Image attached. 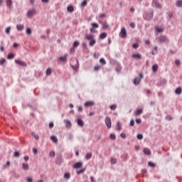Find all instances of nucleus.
<instances>
[{"mask_svg":"<svg viewBox=\"0 0 182 182\" xmlns=\"http://www.w3.org/2000/svg\"><path fill=\"white\" fill-rule=\"evenodd\" d=\"M68 59V54H65L64 56H61L59 58V60H60V62H66Z\"/></svg>","mask_w":182,"mask_h":182,"instance_id":"nucleus-17","label":"nucleus"},{"mask_svg":"<svg viewBox=\"0 0 182 182\" xmlns=\"http://www.w3.org/2000/svg\"><path fill=\"white\" fill-rule=\"evenodd\" d=\"M166 120H173V117H171V115H167L166 117Z\"/></svg>","mask_w":182,"mask_h":182,"instance_id":"nucleus-52","label":"nucleus"},{"mask_svg":"<svg viewBox=\"0 0 182 182\" xmlns=\"http://www.w3.org/2000/svg\"><path fill=\"white\" fill-rule=\"evenodd\" d=\"M181 92H182V89H181V87L176 88V90H175V93L176 95H181Z\"/></svg>","mask_w":182,"mask_h":182,"instance_id":"nucleus-22","label":"nucleus"},{"mask_svg":"<svg viewBox=\"0 0 182 182\" xmlns=\"http://www.w3.org/2000/svg\"><path fill=\"white\" fill-rule=\"evenodd\" d=\"M15 63H16V65H19L20 66H23V68H26V63L22 60H15Z\"/></svg>","mask_w":182,"mask_h":182,"instance_id":"nucleus-7","label":"nucleus"},{"mask_svg":"<svg viewBox=\"0 0 182 182\" xmlns=\"http://www.w3.org/2000/svg\"><path fill=\"white\" fill-rule=\"evenodd\" d=\"M50 75H52V68H48L46 70V75L50 76Z\"/></svg>","mask_w":182,"mask_h":182,"instance_id":"nucleus-27","label":"nucleus"},{"mask_svg":"<svg viewBox=\"0 0 182 182\" xmlns=\"http://www.w3.org/2000/svg\"><path fill=\"white\" fill-rule=\"evenodd\" d=\"M67 11L72 14V12L75 11V8L73 7V6H68L67 8Z\"/></svg>","mask_w":182,"mask_h":182,"instance_id":"nucleus-21","label":"nucleus"},{"mask_svg":"<svg viewBox=\"0 0 182 182\" xmlns=\"http://www.w3.org/2000/svg\"><path fill=\"white\" fill-rule=\"evenodd\" d=\"M111 163L112 164H116V163H117V160H116V159H111Z\"/></svg>","mask_w":182,"mask_h":182,"instance_id":"nucleus-55","label":"nucleus"},{"mask_svg":"<svg viewBox=\"0 0 182 182\" xmlns=\"http://www.w3.org/2000/svg\"><path fill=\"white\" fill-rule=\"evenodd\" d=\"M85 39H87V41H90V46H95V45L96 44V40H95V36L92 34L85 35Z\"/></svg>","mask_w":182,"mask_h":182,"instance_id":"nucleus-1","label":"nucleus"},{"mask_svg":"<svg viewBox=\"0 0 182 182\" xmlns=\"http://www.w3.org/2000/svg\"><path fill=\"white\" fill-rule=\"evenodd\" d=\"M129 126H131L132 127H133V126H134V119L131 120Z\"/></svg>","mask_w":182,"mask_h":182,"instance_id":"nucleus-54","label":"nucleus"},{"mask_svg":"<svg viewBox=\"0 0 182 182\" xmlns=\"http://www.w3.org/2000/svg\"><path fill=\"white\" fill-rule=\"evenodd\" d=\"M156 32H159V33H161V32H163V28H159V27H156Z\"/></svg>","mask_w":182,"mask_h":182,"instance_id":"nucleus-40","label":"nucleus"},{"mask_svg":"<svg viewBox=\"0 0 182 182\" xmlns=\"http://www.w3.org/2000/svg\"><path fill=\"white\" fill-rule=\"evenodd\" d=\"M107 33H102L100 36V39H105V38H107Z\"/></svg>","mask_w":182,"mask_h":182,"instance_id":"nucleus-30","label":"nucleus"},{"mask_svg":"<svg viewBox=\"0 0 182 182\" xmlns=\"http://www.w3.org/2000/svg\"><path fill=\"white\" fill-rule=\"evenodd\" d=\"M119 36H121V38H126V36H127V32L126 31V28H122Z\"/></svg>","mask_w":182,"mask_h":182,"instance_id":"nucleus-6","label":"nucleus"},{"mask_svg":"<svg viewBox=\"0 0 182 182\" xmlns=\"http://www.w3.org/2000/svg\"><path fill=\"white\" fill-rule=\"evenodd\" d=\"M159 69V65L157 64H155L152 66V70L153 72H157V70Z\"/></svg>","mask_w":182,"mask_h":182,"instance_id":"nucleus-26","label":"nucleus"},{"mask_svg":"<svg viewBox=\"0 0 182 182\" xmlns=\"http://www.w3.org/2000/svg\"><path fill=\"white\" fill-rule=\"evenodd\" d=\"M26 33L27 35H31V33H32V31H31V29L29 28H28L26 30Z\"/></svg>","mask_w":182,"mask_h":182,"instance_id":"nucleus-43","label":"nucleus"},{"mask_svg":"<svg viewBox=\"0 0 182 182\" xmlns=\"http://www.w3.org/2000/svg\"><path fill=\"white\" fill-rule=\"evenodd\" d=\"M6 5L8 8H11L12 6V0H6Z\"/></svg>","mask_w":182,"mask_h":182,"instance_id":"nucleus-28","label":"nucleus"},{"mask_svg":"<svg viewBox=\"0 0 182 182\" xmlns=\"http://www.w3.org/2000/svg\"><path fill=\"white\" fill-rule=\"evenodd\" d=\"M148 165L149 166V167H151L152 168H154V167H156V164L151 161H149L148 163Z\"/></svg>","mask_w":182,"mask_h":182,"instance_id":"nucleus-33","label":"nucleus"},{"mask_svg":"<svg viewBox=\"0 0 182 182\" xmlns=\"http://www.w3.org/2000/svg\"><path fill=\"white\" fill-rule=\"evenodd\" d=\"M11 164L10 161H7L6 164L4 166V168H6V167H9Z\"/></svg>","mask_w":182,"mask_h":182,"instance_id":"nucleus-50","label":"nucleus"},{"mask_svg":"<svg viewBox=\"0 0 182 182\" xmlns=\"http://www.w3.org/2000/svg\"><path fill=\"white\" fill-rule=\"evenodd\" d=\"M22 169L24 170L25 171H28V170H29V165H28V164L23 163Z\"/></svg>","mask_w":182,"mask_h":182,"instance_id":"nucleus-15","label":"nucleus"},{"mask_svg":"<svg viewBox=\"0 0 182 182\" xmlns=\"http://www.w3.org/2000/svg\"><path fill=\"white\" fill-rule=\"evenodd\" d=\"M152 4H153V5H155L156 8H158V9H161V4H160V3H159V1L153 0Z\"/></svg>","mask_w":182,"mask_h":182,"instance_id":"nucleus-11","label":"nucleus"},{"mask_svg":"<svg viewBox=\"0 0 182 182\" xmlns=\"http://www.w3.org/2000/svg\"><path fill=\"white\" fill-rule=\"evenodd\" d=\"M105 124L107 129H110L112 127V119H110V117H107L105 118Z\"/></svg>","mask_w":182,"mask_h":182,"instance_id":"nucleus-4","label":"nucleus"},{"mask_svg":"<svg viewBox=\"0 0 182 182\" xmlns=\"http://www.w3.org/2000/svg\"><path fill=\"white\" fill-rule=\"evenodd\" d=\"M120 136H121L122 139H126V134H124V133H121Z\"/></svg>","mask_w":182,"mask_h":182,"instance_id":"nucleus-59","label":"nucleus"},{"mask_svg":"<svg viewBox=\"0 0 182 182\" xmlns=\"http://www.w3.org/2000/svg\"><path fill=\"white\" fill-rule=\"evenodd\" d=\"M129 26H130L131 28H135V27H136V23H129Z\"/></svg>","mask_w":182,"mask_h":182,"instance_id":"nucleus-56","label":"nucleus"},{"mask_svg":"<svg viewBox=\"0 0 182 182\" xmlns=\"http://www.w3.org/2000/svg\"><path fill=\"white\" fill-rule=\"evenodd\" d=\"M117 130L119 132H120V130H122V123H120V122H118L117 123Z\"/></svg>","mask_w":182,"mask_h":182,"instance_id":"nucleus-31","label":"nucleus"},{"mask_svg":"<svg viewBox=\"0 0 182 182\" xmlns=\"http://www.w3.org/2000/svg\"><path fill=\"white\" fill-rule=\"evenodd\" d=\"M64 123H65V127H67V129L72 127V122L69 119H65Z\"/></svg>","mask_w":182,"mask_h":182,"instance_id":"nucleus-10","label":"nucleus"},{"mask_svg":"<svg viewBox=\"0 0 182 182\" xmlns=\"http://www.w3.org/2000/svg\"><path fill=\"white\" fill-rule=\"evenodd\" d=\"M16 29L18 32H21V31H23V29H25V26L22 24H18L16 26Z\"/></svg>","mask_w":182,"mask_h":182,"instance_id":"nucleus-14","label":"nucleus"},{"mask_svg":"<svg viewBox=\"0 0 182 182\" xmlns=\"http://www.w3.org/2000/svg\"><path fill=\"white\" fill-rule=\"evenodd\" d=\"M50 157H55V151L50 152Z\"/></svg>","mask_w":182,"mask_h":182,"instance_id":"nucleus-58","label":"nucleus"},{"mask_svg":"<svg viewBox=\"0 0 182 182\" xmlns=\"http://www.w3.org/2000/svg\"><path fill=\"white\" fill-rule=\"evenodd\" d=\"M143 113V109H138L135 112V116H140Z\"/></svg>","mask_w":182,"mask_h":182,"instance_id":"nucleus-19","label":"nucleus"},{"mask_svg":"<svg viewBox=\"0 0 182 182\" xmlns=\"http://www.w3.org/2000/svg\"><path fill=\"white\" fill-rule=\"evenodd\" d=\"M90 31H91V32H92V33H95L96 32V30H95V28H94L93 27H92V28H90Z\"/></svg>","mask_w":182,"mask_h":182,"instance_id":"nucleus-64","label":"nucleus"},{"mask_svg":"<svg viewBox=\"0 0 182 182\" xmlns=\"http://www.w3.org/2000/svg\"><path fill=\"white\" fill-rule=\"evenodd\" d=\"M110 139H112V140H116V135L114 134H111Z\"/></svg>","mask_w":182,"mask_h":182,"instance_id":"nucleus-48","label":"nucleus"},{"mask_svg":"<svg viewBox=\"0 0 182 182\" xmlns=\"http://www.w3.org/2000/svg\"><path fill=\"white\" fill-rule=\"evenodd\" d=\"M70 53H75V48L74 47L71 48L70 49Z\"/></svg>","mask_w":182,"mask_h":182,"instance_id":"nucleus-61","label":"nucleus"},{"mask_svg":"<svg viewBox=\"0 0 182 182\" xmlns=\"http://www.w3.org/2000/svg\"><path fill=\"white\" fill-rule=\"evenodd\" d=\"M128 157H129V156L127 154H124L122 156V160H124V161H126V160H127Z\"/></svg>","mask_w":182,"mask_h":182,"instance_id":"nucleus-35","label":"nucleus"},{"mask_svg":"<svg viewBox=\"0 0 182 182\" xmlns=\"http://www.w3.org/2000/svg\"><path fill=\"white\" fill-rule=\"evenodd\" d=\"M63 161V159H62V156L59 155L58 156H57L56 159H55V163L56 164H62Z\"/></svg>","mask_w":182,"mask_h":182,"instance_id":"nucleus-9","label":"nucleus"},{"mask_svg":"<svg viewBox=\"0 0 182 182\" xmlns=\"http://www.w3.org/2000/svg\"><path fill=\"white\" fill-rule=\"evenodd\" d=\"M83 166V162H77L73 165V168H81Z\"/></svg>","mask_w":182,"mask_h":182,"instance_id":"nucleus-12","label":"nucleus"},{"mask_svg":"<svg viewBox=\"0 0 182 182\" xmlns=\"http://www.w3.org/2000/svg\"><path fill=\"white\" fill-rule=\"evenodd\" d=\"M92 26L95 29V28H99V24H97V23H92Z\"/></svg>","mask_w":182,"mask_h":182,"instance_id":"nucleus-47","label":"nucleus"},{"mask_svg":"<svg viewBox=\"0 0 182 182\" xmlns=\"http://www.w3.org/2000/svg\"><path fill=\"white\" fill-rule=\"evenodd\" d=\"M137 139H138L139 140H142V139H143V134H139L137 135Z\"/></svg>","mask_w":182,"mask_h":182,"instance_id":"nucleus-49","label":"nucleus"},{"mask_svg":"<svg viewBox=\"0 0 182 182\" xmlns=\"http://www.w3.org/2000/svg\"><path fill=\"white\" fill-rule=\"evenodd\" d=\"M144 153L146 154V156H151V151H150V149L148 148H145L144 149Z\"/></svg>","mask_w":182,"mask_h":182,"instance_id":"nucleus-16","label":"nucleus"},{"mask_svg":"<svg viewBox=\"0 0 182 182\" xmlns=\"http://www.w3.org/2000/svg\"><path fill=\"white\" fill-rule=\"evenodd\" d=\"M153 15H154V13L151 11L150 13L146 14L144 18L146 19V21H151V19H153Z\"/></svg>","mask_w":182,"mask_h":182,"instance_id":"nucleus-3","label":"nucleus"},{"mask_svg":"<svg viewBox=\"0 0 182 182\" xmlns=\"http://www.w3.org/2000/svg\"><path fill=\"white\" fill-rule=\"evenodd\" d=\"M176 6H177V8H181V6H182V0L176 1Z\"/></svg>","mask_w":182,"mask_h":182,"instance_id":"nucleus-23","label":"nucleus"},{"mask_svg":"<svg viewBox=\"0 0 182 182\" xmlns=\"http://www.w3.org/2000/svg\"><path fill=\"white\" fill-rule=\"evenodd\" d=\"M5 32L7 33V35H9L11 32V26H9L7 28H6Z\"/></svg>","mask_w":182,"mask_h":182,"instance_id":"nucleus-41","label":"nucleus"},{"mask_svg":"<svg viewBox=\"0 0 182 182\" xmlns=\"http://www.w3.org/2000/svg\"><path fill=\"white\" fill-rule=\"evenodd\" d=\"M134 59H141V55L140 53H135L132 55Z\"/></svg>","mask_w":182,"mask_h":182,"instance_id":"nucleus-18","label":"nucleus"},{"mask_svg":"<svg viewBox=\"0 0 182 182\" xmlns=\"http://www.w3.org/2000/svg\"><path fill=\"white\" fill-rule=\"evenodd\" d=\"M86 5H87V1L84 0L81 4V6H86Z\"/></svg>","mask_w":182,"mask_h":182,"instance_id":"nucleus-45","label":"nucleus"},{"mask_svg":"<svg viewBox=\"0 0 182 182\" xmlns=\"http://www.w3.org/2000/svg\"><path fill=\"white\" fill-rule=\"evenodd\" d=\"M136 123H137V124H140L141 123V119H136Z\"/></svg>","mask_w":182,"mask_h":182,"instance_id":"nucleus-60","label":"nucleus"},{"mask_svg":"<svg viewBox=\"0 0 182 182\" xmlns=\"http://www.w3.org/2000/svg\"><path fill=\"white\" fill-rule=\"evenodd\" d=\"M140 82H141V80L140 78L139 77H136L134 80V84L136 85V86H138V85H140Z\"/></svg>","mask_w":182,"mask_h":182,"instance_id":"nucleus-20","label":"nucleus"},{"mask_svg":"<svg viewBox=\"0 0 182 182\" xmlns=\"http://www.w3.org/2000/svg\"><path fill=\"white\" fill-rule=\"evenodd\" d=\"M80 45L79 41H76L73 43V48H77L78 46Z\"/></svg>","mask_w":182,"mask_h":182,"instance_id":"nucleus-39","label":"nucleus"},{"mask_svg":"<svg viewBox=\"0 0 182 182\" xmlns=\"http://www.w3.org/2000/svg\"><path fill=\"white\" fill-rule=\"evenodd\" d=\"M100 62L102 63V65H106V60H105V58H101L100 60Z\"/></svg>","mask_w":182,"mask_h":182,"instance_id":"nucleus-46","label":"nucleus"},{"mask_svg":"<svg viewBox=\"0 0 182 182\" xmlns=\"http://www.w3.org/2000/svg\"><path fill=\"white\" fill-rule=\"evenodd\" d=\"M84 106L85 107H92V106H95V102L93 101H87L85 103Z\"/></svg>","mask_w":182,"mask_h":182,"instance_id":"nucleus-8","label":"nucleus"},{"mask_svg":"<svg viewBox=\"0 0 182 182\" xmlns=\"http://www.w3.org/2000/svg\"><path fill=\"white\" fill-rule=\"evenodd\" d=\"M53 126H55V124H53V122H50V123L49 124V128H50V129H53Z\"/></svg>","mask_w":182,"mask_h":182,"instance_id":"nucleus-62","label":"nucleus"},{"mask_svg":"<svg viewBox=\"0 0 182 182\" xmlns=\"http://www.w3.org/2000/svg\"><path fill=\"white\" fill-rule=\"evenodd\" d=\"M102 28L103 29H109V24H107V22H104L102 23Z\"/></svg>","mask_w":182,"mask_h":182,"instance_id":"nucleus-29","label":"nucleus"},{"mask_svg":"<svg viewBox=\"0 0 182 182\" xmlns=\"http://www.w3.org/2000/svg\"><path fill=\"white\" fill-rule=\"evenodd\" d=\"M26 181L27 182H32V178H31V177H27V178H26Z\"/></svg>","mask_w":182,"mask_h":182,"instance_id":"nucleus-57","label":"nucleus"},{"mask_svg":"<svg viewBox=\"0 0 182 182\" xmlns=\"http://www.w3.org/2000/svg\"><path fill=\"white\" fill-rule=\"evenodd\" d=\"M14 157H19V156H20L19 152L14 151Z\"/></svg>","mask_w":182,"mask_h":182,"instance_id":"nucleus-51","label":"nucleus"},{"mask_svg":"<svg viewBox=\"0 0 182 182\" xmlns=\"http://www.w3.org/2000/svg\"><path fill=\"white\" fill-rule=\"evenodd\" d=\"M85 170H86V168H82V169L78 171L77 172V174H82V173H85Z\"/></svg>","mask_w":182,"mask_h":182,"instance_id":"nucleus-42","label":"nucleus"},{"mask_svg":"<svg viewBox=\"0 0 182 182\" xmlns=\"http://www.w3.org/2000/svg\"><path fill=\"white\" fill-rule=\"evenodd\" d=\"M159 42L160 43H166V42H168V38H167L166 36H161L159 37Z\"/></svg>","mask_w":182,"mask_h":182,"instance_id":"nucleus-5","label":"nucleus"},{"mask_svg":"<svg viewBox=\"0 0 182 182\" xmlns=\"http://www.w3.org/2000/svg\"><path fill=\"white\" fill-rule=\"evenodd\" d=\"M36 14V9H35V8L32 9L31 10H28L27 14H26V16L27 18H29L31 19V18L33 17V15Z\"/></svg>","mask_w":182,"mask_h":182,"instance_id":"nucleus-2","label":"nucleus"},{"mask_svg":"<svg viewBox=\"0 0 182 182\" xmlns=\"http://www.w3.org/2000/svg\"><path fill=\"white\" fill-rule=\"evenodd\" d=\"M117 107V105H112L110 106L111 110H116Z\"/></svg>","mask_w":182,"mask_h":182,"instance_id":"nucleus-44","label":"nucleus"},{"mask_svg":"<svg viewBox=\"0 0 182 182\" xmlns=\"http://www.w3.org/2000/svg\"><path fill=\"white\" fill-rule=\"evenodd\" d=\"M86 160H90V159H92V153L88 152L85 155Z\"/></svg>","mask_w":182,"mask_h":182,"instance_id":"nucleus-25","label":"nucleus"},{"mask_svg":"<svg viewBox=\"0 0 182 182\" xmlns=\"http://www.w3.org/2000/svg\"><path fill=\"white\" fill-rule=\"evenodd\" d=\"M132 46L134 49H137L139 48V43H134Z\"/></svg>","mask_w":182,"mask_h":182,"instance_id":"nucleus-53","label":"nucleus"},{"mask_svg":"<svg viewBox=\"0 0 182 182\" xmlns=\"http://www.w3.org/2000/svg\"><path fill=\"white\" fill-rule=\"evenodd\" d=\"M100 18H101L102 19H103V18H106V14H100Z\"/></svg>","mask_w":182,"mask_h":182,"instance_id":"nucleus-63","label":"nucleus"},{"mask_svg":"<svg viewBox=\"0 0 182 182\" xmlns=\"http://www.w3.org/2000/svg\"><path fill=\"white\" fill-rule=\"evenodd\" d=\"M101 68H102V67L100 65H96L94 68V70H95V72H97V70H100Z\"/></svg>","mask_w":182,"mask_h":182,"instance_id":"nucleus-38","label":"nucleus"},{"mask_svg":"<svg viewBox=\"0 0 182 182\" xmlns=\"http://www.w3.org/2000/svg\"><path fill=\"white\" fill-rule=\"evenodd\" d=\"M6 60H5V58H1L0 60V65L2 66L4 65V63H6Z\"/></svg>","mask_w":182,"mask_h":182,"instance_id":"nucleus-37","label":"nucleus"},{"mask_svg":"<svg viewBox=\"0 0 182 182\" xmlns=\"http://www.w3.org/2000/svg\"><path fill=\"white\" fill-rule=\"evenodd\" d=\"M64 178H67V180H69V178H70V173H65L64 174Z\"/></svg>","mask_w":182,"mask_h":182,"instance_id":"nucleus-36","label":"nucleus"},{"mask_svg":"<svg viewBox=\"0 0 182 182\" xmlns=\"http://www.w3.org/2000/svg\"><path fill=\"white\" fill-rule=\"evenodd\" d=\"M77 123L80 127H83V126H85V122H83V121L80 118H77Z\"/></svg>","mask_w":182,"mask_h":182,"instance_id":"nucleus-13","label":"nucleus"},{"mask_svg":"<svg viewBox=\"0 0 182 182\" xmlns=\"http://www.w3.org/2000/svg\"><path fill=\"white\" fill-rule=\"evenodd\" d=\"M31 134L36 140H39V136H38V134H35V132H32Z\"/></svg>","mask_w":182,"mask_h":182,"instance_id":"nucleus-34","label":"nucleus"},{"mask_svg":"<svg viewBox=\"0 0 182 182\" xmlns=\"http://www.w3.org/2000/svg\"><path fill=\"white\" fill-rule=\"evenodd\" d=\"M15 58V55H14V53H9L7 55V59H14Z\"/></svg>","mask_w":182,"mask_h":182,"instance_id":"nucleus-32","label":"nucleus"},{"mask_svg":"<svg viewBox=\"0 0 182 182\" xmlns=\"http://www.w3.org/2000/svg\"><path fill=\"white\" fill-rule=\"evenodd\" d=\"M50 140H52L53 143H58V138L56 137V136H51Z\"/></svg>","mask_w":182,"mask_h":182,"instance_id":"nucleus-24","label":"nucleus"}]
</instances>
